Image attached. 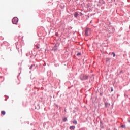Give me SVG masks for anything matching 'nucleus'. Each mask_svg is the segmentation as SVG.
Here are the masks:
<instances>
[{"label": "nucleus", "instance_id": "obj_1", "mask_svg": "<svg viewBox=\"0 0 130 130\" xmlns=\"http://www.w3.org/2000/svg\"><path fill=\"white\" fill-rule=\"evenodd\" d=\"M79 78L81 81H85V80H88L89 78V76L87 75H85L84 74H81Z\"/></svg>", "mask_w": 130, "mask_h": 130}, {"label": "nucleus", "instance_id": "obj_2", "mask_svg": "<svg viewBox=\"0 0 130 130\" xmlns=\"http://www.w3.org/2000/svg\"><path fill=\"white\" fill-rule=\"evenodd\" d=\"M85 36H89L91 35V28H87L85 30Z\"/></svg>", "mask_w": 130, "mask_h": 130}, {"label": "nucleus", "instance_id": "obj_3", "mask_svg": "<svg viewBox=\"0 0 130 130\" xmlns=\"http://www.w3.org/2000/svg\"><path fill=\"white\" fill-rule=\"evenodd\" d=\"M19 21V19L17 17H14L12 19V23L13 24H16L18 23Z\"/></svg>", "mask_w": 130, "mask_h": 130}, {"label": "nucleus", "instance_id": "obj_4", "mask_svg": "<svg viewBox=\"0 0 130 130\" xmlns=\"http://www.w3.org/2000/svg\"><path fill=\"white\" fill-rule=\"evenodd\" d=\"M73 15L75 18H78V16H79V14H78V12H75L73 14Z\"/></svg>", "mask_w": 130, "mask_h": 130}, {"label": "nucleus", "instance_id": "obj_5", "mask_svg": "<svg viewBox=\"0 0 130 130\" xmlns=\"http://www.w3.org/2000/svg\"><path fill=\"white\" fill-rule=\"evenodd\" d=\"M99 3L102 5H104V4H105V2L103 0H100Z\"/></svg>", "mask_w": 130, "mask_h": 130}, {"label": "nucleus", "instance_id": "obj_6", "mask_svg": "<svg viewBox=\"0 0 130 130\" xmlns=\"http://www.w3.org/2000/svg\"><path fill=\"white\" fill-rule=\"evenodd\" d=\"M53 49V50H54V51H56V50H57V47L56 46V45H55Z\"/></svg>", "mask_w": 130, "mask_h": 130}, {"label": "nucleus", "instance_id": "obj_7", "mask_svg": "<svg viewBox=\"0 0 130 130\" xmlns=\"http://www.w3.org/2000/svg\"><path fill=\"white\" fill-rule=\"evenodd\" d=\"M75 128H76V127H75V126H71L70 127V129L71 130H74L75 129Z\"/></svg>", "mask_w": 130, "mask_h": 130}, {"label": "nucleus", "instance_id": "obj_8", "mask_svg": "<svg viewBox=\"0 0 130 130\" xmlns=\"http://www.w3.org/2000/svg\"><path fill=\"white\" fill-rule=\"evenodd\" d=\"M1 113L3 115H5V114H6V112L5 111H2Z\"/></svg>", "mask_w": 130, "mask_h": 130}, {"label": "nucleus", "instance_id": "obj_9", "mask_svg": "<svg viewBox=\"0 0 130 130\" xmlns=\"http://www.w3.org/2000/svg\"><path fill=\"white\" fill-rule=\"evenodd\" d=\"M33 67H35V65H31L30 68H29V70H32V69L33 68Z\"/></svg>", "mask_w": 130, "mask_h": 130}, {"label": "nucleus", "instance_id": "obj_10", "mask_svg": "<svg viewBox=\"0 0 130 130\" xmlns=\"http://www.w3.org/2000/svg\"><path fill=\"white\" fill-rule=\"evenodd\" d=\"M63 121H64V122H66V121H68V118H63Z\"/></svg>", "mask_w": 130, "mask_h": 130}, {"label": "nucleus", "instance_id": "obj_11", "mask_svg": "<svg viewBox=\"0 0 130 130\" xmlns=\"http://www.w3.org/2000/svg\"><path fill=\"white\" fill-rule=\"evenodd\" d=\"M73 123H74V124H78V122H77L76 120H74V121H73Z\"/></svg>", "mask_w": 130, "mask_h": 130}, {"label": "nucleus", "instance_id": "obj_12", "mask_svg": "<svg viewBox=\"0 0 130 130\" xmlns=\"http://www.w3.org/2000/svg\"><path fill=\"white\" fill-rule=\"evenodd\" d=\"M122 128H125L126 127V126L125 125H121V126Z\"/></svg>", "mask_w": 130, "mask_h": 130}, {"label": "nucleus", "instance_id": "obj_13", "mask_svg": "<svg viewBox=\"0 0 130 130\" xmlns=\"http://www.w3.org/2000/svg\"><path fill=\"white\" fill-rule=\"evenodd\" d=\"M112 55L113 57H115V52H112Z\"/></svg>", "mask_w": 130, "mask_h": 130}, {"label": "nucleus", "instance_id": "obj_14", "mask_svg": "<svg viewBox=\"0 0 130 130\" xmlns=\"http://www.w3.org/2000/svg\"><path fill=\"white\" fill-rule=\"evenodd\" d=\"M36 47L37 49H39V48H40L39 46H38L37 45L36 46Z\"/></svg>", "mask_w": 130, "mask_h": 130}, {"label": "nucleus", "instance_id": "obj_15", "mask_svg": "<svg viewBox=\"0 0 130 130\" xmlns=\"http://www.w3.org/2000/svg\"><path fill=\"white\" fill-rule=\"evenodd\" d=\"M79 55H81V53H78L77 54V56H79Z\"/></svg>", "mask_w": 130, "mask_h": 130}, {"label": "nucleus", "instance_id": "obj_16", "mask_svg": "<svg viewBox=\"0 0 130 130\" xmlns=\"http://www.w3.org/2000/svg\"><path fill=\"white\" fill-rule=\"evenodd\" d=\"M111 91L113 92V87L111 88Z\"/></svg>", "mask_w": 130, "mask_h": 130}, {"label": "nucleus", "instance_id": "obj_17", "mask_svg": "<svg viewBox=\"0 0 130 130\" xmlns=\"http://www.w3.org/2000/svg\"><path fill=\"white\" fill-rule=\"evenodd\" d=\"M125 97L127 96V95H126V94H125Z\"/></svg>", "mask_w": 130, "mask_h": 130}, {"label": "nucleus", "instance_id": "obj_18", "mask_svg": "<svg viewBox=\"0 0 130 130\" xmlns=\"http://www.w3.org/2000/svg\"><path fill=\"white\" fill-rule=\"evenodd\" d=\"M26 56H28V54H26Z\"/></svg>", "mask_w": 130, "mask_h": 130}, {"label": "nucleus", "instance_id": "obj_19", "mask_svg": "<svg viewBox=\"0 0 130 130\" xmlns=\"http://www.w3.org/2000/svg\"><path fill=\"white\" fill-rule=\"evenodd\" d=\"M81 15H83V14L82 13H81Z\"/></svg>", "mask_w": 130, "mask_h": 130}, {"label": "nucleus", "instance_id": "obj_20", "mask_svg": "<svg viewBox=\"0 0 130 130\" xmlns=\"http://www.w3.org/2000/svg\"><path fill=\"white\" fill-rule=\"evenodd\" d=\"M90 23H92V21H90Z\"/></svg>", "mask_w": 130, "mask_h": 130}]
</instances>
